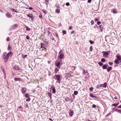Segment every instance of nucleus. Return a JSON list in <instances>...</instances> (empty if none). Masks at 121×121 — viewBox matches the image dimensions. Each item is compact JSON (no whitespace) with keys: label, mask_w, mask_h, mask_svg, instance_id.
<instances>
[{"label":"nucleus","mask_w":121,"mask_h":121,"mask_svg":"<svg viewBox=\"0 0 121 121\" xmlns=\"http://www.w3.org/2000/svg\"><path fill=\"white\" fill-rule=\"evenodd\" d=\"M55 79V80H57L56 82H58L59 83L61 80L60 79V77L59 75H56L53 77Z\"/></svg>","instance_id":"f257e3e1"},{"label":"nucleus","mask_w":121,"mask_h":121,"mask_svg":"<svg viewBox=\"0 0 121 121\" xmlns=\"http://www.w3.org/2000/svg\"><path fill=\"white\" fill-rule=\"evenodd\" d=\"M26 88L25 87H22L21 90V91L22 93L23 94H24L26 93Z\"/></svg>","instance_id":"f03ea898"},{"label":"nucleus","mask_w":121,"mask_h":121,"mask_svg":"<svg viewBox=\"0 0 121 121\" xmlns=\"http://www.w3.org/2000/svg\"><path fill=\"white\" fill-rule=\"evenodd\" d=\"M17 25L16 24H15L11 26L10 28V30H13L16 28L17 27Z\"/></svg>","instance_id":"7ed1b4c3"},{"label":"nucleus","mask_w":121,"mask_h":121,"mask_svg":"<svg viewBox=\"0 0 121 121\" xmlns=\"http://www.w3.org/2000/svg\"><path fill=\"white\" fill-rule=\"evenodd\" d=\"M102 53H104L103 54V57L105 58L107 57L108 56V53L107 52H102Z\"/></svg>","instance_id":"20e7f679"},{"label":"nucleus","mask_w":121,"mask_h":121,"mask_svg":"<svg viewBox=\"0 0 121 121\" xmlns=\"http://www.w3.org/2000/svg\"><path fill=\"white\" fill-rule=\"evenodd\" d=\"M56 66L59 68H60L61 66L60 65L61 64L60 62V61H58L56 63Z\"/></svg>","instance_id":"39448f33"},{"label":"nucleus","mask_w":121,"mask_h":121,"mask_svg":"<svg viewBox=\"0 0 121 121\" xmlns=\"http://www.w3.org/2000/svg\"><path fill=\"white\" fill-rule=\"evenodd\" d=\"M12 56V52H9L7 54H6V57H5L6 58H8L9 57V56Z\"/></svg>","instance_id":"423d86ee"},{"label":"nucleus","mask_w":121,"mask_h":121,"mask_svg":"<svg viewBox=\"0 0 121 121\" xmlns=\"http://www.w3.org/2000/svg\"><path fill=\"white\" fill-rule=\"evenodd\" d=\"M111 12L114 14H116L117 13V12L115 8L113 9H111Z\"/></svg>","instance_id":"0eeeda50"},{"label":"nucleus","mask_w":121,"mask_h":121,"mask_svg":"<svg viewBox=\"0 0 121 121\" xmlns=\"http://www.w3.org/2000/svg\"><path fill=\"white\" fill-rule=\"evenodd\" d=\"M6 16L8 18H10L12 17V16L10 15V13L9 12L6 13Z\"/></svg>","instance_id":"6e6552de"},{"label":"nucleus","mask_w":121,"mask_h":121,"mask_svg":"<svg viewBox=\"0 0 121 121\" xmlns=\"http://www.w3.org/2000/svg\"><path fill=\"white\" fill-rule=\"evenodd\" d=\"M101 87L106 88V87L107 84L106 82L104 83V84H101L100 85Z\"/></svg>","instance_id":"1a4fd4ad"},{"label":"nucleus","mask_w":121,"mask_h":121,"mask_svg":"<svg viewBox=\"0 0 121 121\" xmlns=\"http://www.w3.org/2000/svg\"><path fill=\"white\" fill-rule=\"evenodd\" d=\"M64 54H60L59 55V58L60 59L63 58Z\"/></svg>","instance_id":"9d476101"},{"label":"nucleus","mask_w":121,"mask_h":121,"mask_svg":"<svg viewBox=\"0 0 121 121\" xmlns=\"http://www.w3.org/2000/svg\"><path fill=\"white\" fill-rule=\"evenodd\" d=\"M73 112V111H71V110H70V112H69V115L71 117H72V116Z\"/></svg>","instance_id":"9b49d317"},{"label":"nucleus","mask_w":121,"mask_h":121,"mask_svg":"<svg viewBox=\"0 0 121 121\" xmlns=\"http://www.w3.org/2000/svg\"><path fill=\"white\" fill-rule=\"evenodd\" d=\"M21 79L20 78H14V80L16 81H20L21 80Z\"/></svg>","instance_id":"f8f14e48"},{"label":"nucleus","mask_w":121,"mask_h":121,"mask_svg":"<svg viewBox=\"0 0 121 121\" xmlns=\"http://www.w3.org/2000/svg\"><path fill=\"white\" fill-rule=\"evenodd\" d=\"M112 67H109L107 69V71L109 72L112 69Z\"/></svg>","instance_id":"ddd939ff"},{"label":"nucleus","mask_w":121,"mask_h":121,"mask_svg":"<svg viewBox=\"0 0 121 121\" xmlns=\"http://www.w3.org/2000/svg\"><path fill=\"white\" fill-rule=\"evenodd\" d=\"M29 94L28 93L26 94L25 95V96L26 98H29Z\"/></svg>","instance_id":"4468645a"},{"label":"nucleus","mask_w":121,"mask_h":121,"mask_svg":"<svg viewBox=\"0 0 121 121\" xmlns=\"http://www.w3.org/2000/svg\"><path fill=\"white\" fill-rule=\"evenodd\" d=\"M117 58L118 60H121V57L117 55Z\"/></svg>","instance_id":"2eb2a0df"},{"label":"nucleus","mask_w":121,"mask_h":121,"mask_svg":"<svg viewBox=\"0 0 121 121\" xmlns=\"http://www.w3.org/2000/svg\"><path fill=\"white\" fill-rule=\"evenodd\" d=\"M48 95L49 97L51 99L52 98V95H51V93H50L49 92H48Z\"/></svg>","instance_id":"dca6fc26"},{"label":"nucleus","mask_w":121,"mask_h":121,"mask_svg":"<svg viewBox=\"0 0 121 121\" xmlns=\"http://www.w3.org/2000/svg\"><path fill=\"white\" fill-rule=\"evenodd\" d=\"M13 68L14 69L16 70H19V68H18L17 67H16L14 66L13 67Z\"/></svg>","instance_id":"f3484780"},{"label":"nucleus","mask_w":121,"mask_h":121,"mask_svg":"<svg viewBox=\"0 0 121 121\" xmlns=\"http://www.w3.org/2000/svg\"><path fill=\"white\" fill-rule=\"evenodd\" d=\"M12 48L10 47V45H8V50L11 51V49Z\"/></svg>","instance_id":"a211bd4d"},{"label":"nucleus","mask_w":121,"mask_h":121,"mask_svg":"<svg viewBox=\"0 0 121 121\" xmlns=\"http://www.w3.org/2000/svg\"><path fill=\"white\" fill-rule=\"evenodd\" d=\"M52 91L54 93H56V91H55V87H53V88L52 89Z\"/></svg>","instance_id":"6ab92c4d"},{"label":"nucleus","mask_w":121,"mask_h":121,"mask_svg":"<svg viewBox=\"0 0 121 121\" xmlns=\"http://www.w3.org/2000/svg\"><path fill=\"white\" fill-rule=\"evenodd\" d=\"M11 10H12L13 12H15L16 13H18V12L15 9H11Z\"/></svg>","instance_id":"aec40b11"},{"label":"nucleus","mask_w":121,"mask_h":121,"mask_svg":"<svg viewBox=\"0 0 121 121\" xmlns=\"http://www.w3.org/2000/svg\"><path fill=\"white\" fill-rule=\"evenodd\" d=\"M56 12L58 13H59L60 12V10L58 9H57L55 11Z\"/></svg>","instance_id":"412c9836"},{"label":"nucleus","mask_w":121,"mask_h":121,"mask_svg":"<svg viewBox=\"0 0 121 121\" xmlns=\"http://www.w3.org/2000/svg\"><path fill=\"white\" fill-rule=\"evenodd\" d=\"M26 30L27 31H29L30 30V29L29 28L28 26H26Z\"/></svg>","instance_id":"4be33fe9"},{"label":"nucleus","mask_w":121,"mask_h":121,"mask_svg":"<svg viewBox=\"0 0 121 121\" xmlns=\"http://www.w3.org/2000/svg\"><path fill=\"white\" fill-rule=\"evenodd\" d=\"M6 53H4L3 55V58L5 59V57H6Z\"/></svg>","instance_id":"5701e85b"},{"label":"nucleus","mask_w":121,"mask_h":121,"mask_svg":"<svg viewBox=\"0 0 121 121\" xmlns=\"http://www.w3.org/2000/svg\"><path fill=\"white\" fill-rule=\"evenodd\" d=\"M107 68V67L105 65H104L103 66V68L104 69H106Z\"/></svg>","instance_id":"b1692460"},{"label":"nucleus","mask_w":121,"mask_h":121,"mask_svg":"<svg viewBox=\"0 0 121 121\" xmlns=\"http://www.w3.org/2000/svg\"><path fill=\"white\" fill-rule=\"evenodd\" d=\"M59 70V69H58L57 68H56L55 70V73H57V72H58Z\"/></svg>","instance_id":"393cba45"},{"label":"nucleus","mask_w":121,"mask_h":121,"mask_svg":"<svg viewBox=\"0 0 121 121\" xmlns=\"http://www.w3.org/2000/svg\"><path fill=\"white\" fill-rule=\"evenodd\" d=\"M30 18H31V21H32L33 20V19L34 18V16L32 15V16H31Z\"/></svg>","instance_id":"a878e982"},{"label":"nucleus","mask_w":121,"mask_h":121,"mask_svg":"<svg viewBox=\"0 0 121 121\" xmlns=\"http://www.w3.org/2000/svg\"><path fill=\"white\" fill-rule=\"evenodd\" d=\"M32 14H31L30 13H29V14H27V16L28 17H30H30L31 16H32Z\"/></svg>","instance_id":"bb28decb"},{"label":"nucleus","mask_w":121,"mask_h":121,"mask_svg":"<svg viewBox=\"0 0 121 121\" xmlns=\"http://www.w3.org/2000/svg\"><path fill=\"white\" fill-rule=\"evenodd\" d=\"M118 62L119 61L118 60H116L114 61V62L116 64L118 63Z\"/></svg>","instance_id":"cd10ccee"},{"label":"nucleus","mask_w":121,"mask_h":121,"mask_svg":"<svg viewBox=\"0 0 121 121\" xmlns=\"http://www.w3.org/2000/svg\"><path fill=\"white\" fill-rule=\"evenodd\" d=\"M100 87H101V85H98L96 86V88H99Z\"/></svg>","instance_id":"c85d7f7f"},{"label":"nucleus","mask_w":121,"mask_h":121,"mask_svg":"<svg viewBox=\"0 0 121 121\" xmlns=\"http://www.w3.org/2000/svg\"><path fill=\"white\" fill-rule=\"evenodd\" d=\"M92 50H93V48H92V46H91L90 47L89 51H90L92 52Z\"/></svg>","instance_id":"c756f323"},{"label":"nucleus","mask_w":121,"mask_h":121,"mask_svg":"<svg viewBox=\"0 0 121 121\" xmlns=\"http://www.w3.org/2000/svg\"><path fill=\"white\" fill-rule=\"evenodd\" d=\"M42 11L45 14H46L47 13V12L46 10H42Z\"/></svg>","instance_id":"7c9ffc66"},{"label":"nucleus","mask_w":121,"mask_h":121,"mask_svg":"<svg viewBox=\"0 0 121 121\" xmlns=\"http://www.w3.org/2000/svg\"><path fill=\"white\" fill-rule=\"evenodd\" d=\"M89 42L91 44H93L94 43V42L93 41L91 40H90L89 41Z\"/></svg>","instance_id":"2f4dec72"},{"label":"nucleus","mask_w":121,"mask_h":121,"mask_svg":"<svg viewBox=\"0 0 121 121\" xmlns=\"http://www.w3.org/2000/svg\"><path fill=\"white\" fill-rule=\"evenodd\" d=\"M105 59L104 58H103L101 59V61L103 62H105Z\"/></svg>","instance_id":"473e14b6"},{"label":"nucleus","mask_w":121,"mask_h":121,"mask_svg":"<svg viewBox=\"0 0 121 121\" xmlns=\"http://www.w3.org/2000/svg\"><path fill=\"white\" fill-rule=\"evenodd\" d=\"M98 64L100 66H102L103 65V64L101 62H99L98 63Z\"/></svg>","instance_id":"72a5a7b5"},{"label":"nucleus","mask_w":121,"mask_h":121,"mask_svg":"<svg viewBox=\"0 0 121 121\" xmlns=\"http://www.w3.org/2000/svg\"><path fill=\"white\" fill-rule=\"evenodd\" d=\"M93 88L91 87L89 88V90L91 91H93Z\"/></svg>","instance_id":"f704fd0d"},{"label":"nucleus","mask_w":121,"mask_h":121,"mask_svg":"<svg viewBox=\"0 0 121 121\" xmlns=\"http://www.w3.org/2000/svg\"><path fill=\"white\" fill-rule=\"evenodd\" d=\"M62 33L64 34H66V32L65 30H63L62 31Z\"/></svg>","instance_id":"c9c22d12"},{"label":"nucleus","mask_w":121,"mask_h":121,"mask_svg":"<svg viewBox=\"0 0 121 121\" xmlns=\"http://www.w3.org/2000/svg\"><path fill=\"white\" fill-rule=\"evenodd\" d=\"M78 93V92L77 91H75L74 92V94L75 95H76Z\"/></svg>","instance_id":"e433bc0d"},{"label":"nucleus","mask_w":121,"mask_h":121,"mask_svg":"<svg viewBox=\"0 0 121 121\" xmlns=\"http://www.w3.org/2000/svg\"><path fill=\"white\" fill-rule=\"evenodd\" d=\"M117 105H118V104H112V106H114V107H115V106H117Z\"/></svg>","instance_id":"4c0bfd02"},{"label":"nucleus","mask_w":121,"mask_h":121,"mask_svg":"<svg viewBox=\"0 0 121 121\" xmlns=\"http://www.w3.org/2000/svg\"><path fill=\"white\" fill-rule=\"evenodd\" d=\"M30 100V98L29 97L28 98L26 99V101H29Z\"/></svg>","instance_id":"58836bf2"},{"label":"nucleus","mask_w":121,"mask_h":121,"mask_svg":"<svg viewBox=\"0 0 121 121\" xmlns=\"http://www.w3.org/2000/svg\"><path fill=\"white\" fill-rule=\"evenodd\" d=\"M89 96L90 97H93L94 95L92 93H91L90 94Z\"/></svg>","instance_id":"ea45409f"},{"label":"nucleus","mask_w":121,"mask_h":121,"mask_svg":"<svg viewBox=\"0 0 121 121\" xmlns=\"http://www.w3.org/2000/svg\"><path fill=\"white\" fill-rule=\"evenodd\" d=\"M25 108L26 109H28V105L27 104L25 106Z\"/></svg>","instance_id":"a19ab883"},{"label":"nucleus","mask_w":121,"mask_h":121,"mask_svg":"<svg viewBox=\"0 0 121 121\" xmlns=\"http://www.w3.org/2000/svg\"><path fill=\"white\" fill-rule=\"evenodd\" d=\"M97 24L98 25H99L101 24V22L99 21L97 22Z\"/></svg>","instance_id":"79ce46f5"},{"label":"nucleus","mask_w":121,"mask_h":121,"mask_svg":"<svg viewBox=\"0 0 121 121\" xmlns=\"http://www.w3.org/2000/svg\"><path fill=\"white\" fill-rule=\"evenodd\" d=\"M96 106L95 104H93L92 106V107L94 108H96Z\"/></svg>","instance_id":"37998d69"},{"label":"nucleus","mask_w":121,"mask_h":121,"mask_svg":"<svg viewBox=\"0 0 121 121\" xmlns=\"http://www.w3.org/2000/svg\"><path fill=\"white\" fill-rule=\"evenodd\" d=\"M65 100L67 101H69L70 99L69 98H68L65 99Z\"/></svg>","instance_id":"c03bdc74"},{"label":"nucleus","mask_w":121,"mask_h":121,"mask_svg":"<svg viewBox=\"0 0 121 121\" xmlns=\"http://www.w3.org/2000/svg\"><path fill=\"white\" fill-rule=\"evenodd\" d=\"M65 4L67 6H69V2H67Z\"/></svg>","instance_id":"a18cd8bd"},{"label":"nucleus","mask_w":121,"mask_h":121,"mask_svg":"<svg viewBox=\"0 0 121 121\" xmlns=\"http://www.w3.org/2000/svg\"><path fill=\"white\" fill-rule=\"evenodd\" d=\"M39 17H40L41 18H42V14H40L39 15Z\"/></svg>","instance_id":"49530a36"},{"label":"nucleus","mask_w":121,"mask_h":121,"mask_svg":"<svg viewBox=\"0 0 121 121\" xmlns=\"http://www.w3.org/2000/svg\"><path fill=\"white\" fill-rule=\"evenodd\" d=\"M8 59V58H5L4 59V61L5 62H7Z\"/></svg>","instance_id":"de8ad7c7"},{"label":"nucleus","mask_w":121,"mask_h":121,"mask_svg":"<svg viewBox=\"0 0 121 121\" xmlns=\"http://www.w3.org/2000/svg\"><path fill=\"white\" fill-rule=\"evenodd\" d=\"M72 26H69V30H71L72 29Z\"/></svg>","instance_id":"09e8293b"},{"label":"nucleus","mask_w":121,"mask_h":121,"mask_svg":"<svg viewBox=\"0 0 121 121\" xmlns=\"http://www.w3.org/2000/svg\"><path fill=\"white\" fill-rule=\"evenodd\" d=\"M9 37H7V39H6V41H9Z\"/></svg>","instance_id":"8fccbe9b"},{"label":"nucleus","mask_w":121,"mask_h":121,"mask_svg":"<svg viewBox=\"0 0 121 121\" xmlns=\"http://www.w3.org/2000/svg\"><path fill=\"white\" fill-rule=\"evenodd\" d=\"M26 38L27 39H30V38L28 35H27L26 36Z\"/></svg>","instance_id":"3c124183"},{"label":"nucleus","mask_w":121,"mask_h":121,"mask_svg":"<svg viewBox=\"0 0 121 121\" xmlns=\"http://www.w3.org/2000/svg\"><path fill=\"white\" fill-rule=\"evenodd\" d=\"M110 114V113H108L106 116V117H107Z\"/></svg>","instance_id":"603ef678"},{"label":"nucleus","mask_w":121,"mask_h":121,"mask_svg":"<svg viewBox=\"0 0 121 121\" xmlns=\"http://www.w3.org/2000/svg\"><path fill=\"white\" fill-rule=\"evenodd\" d=\"M99 20L98 19L95 18L94 20V21L95 22H96L97 21Z\"/></svg>","instance_id":"864d4df0"},{"label":"nucleus","mask_w":121,"mask_h":121,"mask_svg":"<svg viewBox=\"0 0 121 121\" xmlns=\"http://www.w3.org/2000/svg\"><path fill=\"white\" fill-rule=\"evenodd\" d=\"M91 23L92 25L94 24V21L93 20H92L91 22Z\"/></svg>","instance_id":"5fc2aeb1"},{"label":"nucleus","mask_w":121,"mask_h":121,"mask_svg":"<svg viewBox=\"0 0 121 121\" xmlns=\"http://www.w3.org/2000/svg\"><path fill=\"white\" fill-rule=\"evenodd\" d=\"M83 75H85V74L86 72L84 70H83Z\"/></svg>","instance_id":"6e6d98bb"},{"label":"nucleus","mask_w":121,"mask_h":121,"mask_svg":"<svg viewBox=\"0 0 121 121\" xmlns=\"http://www.w3.org/2000/svg\"><path fill=\"white\" fill-rule=\"evenodd\" d=\"M91 0H88L87 1V2L89 3H90L91 2Z\"/></svg>","instance_id":"4d7b16f0"},{"label":"nucleus","mask_w":121,"mask_h":121,"mask_svg":"<svg viewBox=\"0 0 121 121\" xmlns=\"http://www.w3.org/2000/svg\"><path fill=\"white\" fill-rule=\"evenodd\" d=\"M56 37H58V38H59V37L58 36V34L57 33H56Z\"/></svg>","instance_id":"13d9d810"},{"label":"nucleus","mask_w":121,"mask_h":121,"mask_svg":"<svg viewBox=\"0 0 121 121\" xmlns=\"http://www.w3.org/2000/svg\"><path fill=\"white\" fill-rule=\"evenodd\" d=\"M29 9L30 10H31L33 9L31 7H30L29 8Z\"/></svg>","instance_id":"bf43d9fd"},{"label":"nucleus","mask_w":121,"mask_h":121,"mask_svg":"<svg viewBox=\"0 0 121 121\" xmlns=\"http://www.w3.org/2000/svg\"><path fill=\"white\" fill-rule=\"evenodd\" d=\"M51 39H52V40H54V38H53V37H52V38H51Z\"/></svg>","instance_id":"052dcab7"},{"label":"nucleus","mask_w":121,"mask_h":121,"mask_svg":"<svg viewBox=\"0 0 121 121\" xmlns=\"http://www.w3.org/2000/svg\"><path fill=\"white\" fill-rule=\"evenodd\" d=\"M118 112H119L120 113H121V110H120L118 111Z\"/></svg>","instance_id":"680f3d73"},{"label":"nucleus","mask_w":121,"mask_h":121,"mask_svg":"<svg viewBox=\"0 0 121 121\" xmlns=\"http://www.w3.org/2000/svg\"><path fill=\"white\" fill-rule=\"evenodd\" d=\"M112 64V62H109V64L110 65H111Z\"/></svg>","instance_id":"e2e57ef3"},{"label":"nucleus","mask_w":121,"mask_h":121,"mask_svg":"<svg viewBox=\"0 0 121 121\" xmlns=\"http://www.w3.org/2000/svg\"><path fill=\"white\" fill-rule=\"evenodd\" d=\"M93 97H94V98H98V97H97L95 96H94V95L93 96Z\"/></svg>","instance_id":"0e129e2a"},{"label":"nucleus","mask_w":121,"mask_h":121,"mask_svg":"<svg viewBox=\"0 0 121 121\" xmlns=\"http://www.w3.org/2000/svg\"><path fill=\"white\" fill-rule=\"evenodd\" d=\"M19 108H21L22 109H23V108L21 106H19Z\"/></svg>","instance_id":"69168bd1"},{"label":"nucleus","mask_w":121,"mask_h":121,"mask_svg":"<svg viewBox=\"0 0 121 121\" xmlns=\"http://www.w3.org/2000/svg\"><path fill=\"white\" fill-rule=\"evenodd\" d=\"M27 56V55H25L23 57V58H24V57H26Z\"/></svg>","instance_id":"338daca9"},{"label":"nucleus","mask_w":121,"mask_h":121,"mask_svg":"<svg viewBox=\"0 0 121 121\" xmlns=\"http://www.w3.org/2000/svg\"><path fill=\"white\" fill-rule=\"evenodd\" d=\"M118 108H121V106L120 105L119 106H118Z\"/></svg>","instance_id":"774afa93"}]
</instances>
